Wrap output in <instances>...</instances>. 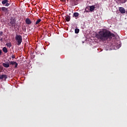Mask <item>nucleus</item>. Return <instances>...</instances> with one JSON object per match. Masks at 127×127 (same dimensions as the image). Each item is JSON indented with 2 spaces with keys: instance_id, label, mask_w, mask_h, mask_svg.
<instances>
[{
  "instance_id": "nucleus-19",
  "label": "nucleus",
  "mask_w": 127,
  "mask_h": 127,
  "mask_svg": "<svg viewBox=\"0 0 127 127\" xmlns=\"http://www.w3.org/2000/svg\"><path fill=\"white\" fill-rule=\"evenodd\" d=\"M6 45L7 47H9V48H10L12 46L11 42H9L8 43H6Z\"/></svg>"
},
{
  "instance_id": "nucleus-7",
  "label": "nucleus",
  "mask_w": 127,
  "mask_h": 127,
  "mask_svg": "<svg viewBox=\"0 0 127 127\" xmlns=\"http://www.w3.org/2000/svg\"><path fill=\"white\" fill-rule=\"evenodd\" d=\"M0 9L3 12L7 13L8 12V8H7V7H5L4 6H3L2 7H0Z\"/></svg>"
},
{
  "instance_id": "nucleus-22",
  "label": "nucleus",
  "mask_w": 127,
  "mask_h": 127,
  "mask_svg": "<svg viewBox=\"0 0 127 127\" xmlns=\"http://www.w3.org/2000/svg\"><path fill=\"white\" fill-rule=\"evenodd\" d=\"M3 32L2 31H0V36H2V35H3Z\"/></svg>"
},
{
  "instance_id": "nucleus-12",
  "label": "nucleus",
  "mask_w": 127,
  "mask_h": 127,
  "mask_svg": "<svg viewBox=\"0 0 127 127\" xmlns=\"http://www.w3.org/2000/svg\"><path fill=\"white\" fill-rule=\"evenodd\" d=\"M95 9V6L94 5H91L89 6V10L90 11H93Z\"/></svg>"
},
{
  "instance_id": "nucleus-8",
  "label": "nucleus",
  "mask_w": 127,
  "mask_h": 127,
  "mask_svg": "<svg viewBox=\"0 0 127 127\" xmlns=\"http://www.w3.org/2000/svg\"><path fill=\"white\" fill-rule=\"evenodd\" d=\"M119 10L121 13L124 14L126 13V9L124 8V7H119Z\"/></svg>"
},
{
  "instance_id": "nucleus-25",
  "label": "nucleus",
  "mask_w": 127,
  "mask_h": 127,
  "mask_svg": "<svg viewBox=\"0 0 127 127\" xmlns=\"http://www.w3.org/2000/svg\"><path fill=\"white\" fill-rule=\"evenodd\" d=\"M10 59H11V57H10Z\"/></svg>"
},
{
  "instance_id": "nucleus-1",
  "label": "nucleus",
  "mask_w": 127,
  "mask_h": 127,
  "mask_svg": "<svg viewBox=\"0 0 127 127\" xmlns=\"http://www.w3.org/2000/svg\"><path fill=\"white\" fill-rule=\"evenodd\" d=\"M95 36L99 40H101L103 42L108 40V39H112L113 37H115V35L114 33H112L110 30H101L98 33L95 34Z\"/></svg>"
},
{
  "instance_id": "nucleus-17",
  "label": "nucleus",
  "mask_w": 127,
  "mask_h": 127,
  "mask_svg": "<svg viewBox=\"0 0 127 127\" xmlns=\"http://www.w3.org/2000/svg\"><path fill=\"white\" fill-rule=\"evenodd\" d=\"M41 21V18H39V19L37 20V21H36V23H35L36 25H37V24H39V23H40Z\"/></svg>"
},
{
  "instance_id": "nucleus-2",
  "label": "nucleus",
  "mask_w": 127,
  "mask_h": 127,
  "mask_svg": "<svg viewBox=\"0 0 127 127\" xmlns=\"http://www.w3.org/2000/svg\"><path fill=\"white\" fill-rule=\"evenodd\" d=\"M16 20H15V18H13V17H11L10 18V22L8 23V25H9V26H11V27H12L13 28H16L17 25L16 24Z\"/></svg>"
},
{
  "instance_id": "nucleus-18",
  "label": "nucleus",
  "mask_w": 127,
  "mask_h": 127,
  "mask_svg": "<svg viewBox=\"0 0 127 127\" xmlns=\"http://www.w3.org/2000/svg\"><path fill=\"white\" fill-rule=\"evenodd\" d=\"M90 11V6H87L85 9V12L86 11V12H89Z\"/></svg>"
},
{
  "instance_id": "nucleus-9",
  "label": "nucleus",
  "mask_w": 127,
  "mask_h": 127,
  "mask_svg": "<svg viewBox=\"0 0 127 127\" xmlns=\"http://www.w3.org/2000/svg\"><path fill=\"white\" fill-rule=\"evenodd\" d=\"M78 0H73V1H72V2H71L70 4L72 6H74V5H77V4H78Z\"/></svg>"
},
{
  "instance_id": "nucleus-6",
  "label": "nucleus",
  "mask_w": 127,
  "mask_h": 127,
  "mask_svg": "<svg viewBox=\"0 0 127 127\" xmlns=\"http://www.w3.org/2000/svg\"><path fill=\"white\" fill-rule=\"evenodd\" d=\"M8 76L6 75L5 74H2V75H1L0 74V79H4V81H6V79H7Z\"/></svg>"
},
{
  "instance_id": "nucleus-4",
  "label": "nucleus",
  "mask_w": 127,
  "mask_h": 127,
  "mask_svg": "<svg viewBox=\"0 0 127 127\" xmlns=\"http://www.w3.org/2000/svg\"><path fill=\"white\" fill-rule=\"evenodd\" d=\"M1 3L3 5H5V6H9L10 4V2L8 0H2Z\"/></svg>"
},
{
  "instance_id": "nucleus-5",
  "label": "nucleus",
  "mask_w": 127,
  "mask_h": 127,
  "mask_svg": "<svg viewBox=\"0 0 127 127\" xmlns=\"http://www.w3.org/2000/svg\"><path fill=\"white\" fill-rule=\"evenodd\" d=\"M10 65H14V68H17L18 64L16 61H9Z\"/></svg>"
},
{
  "instance_id": "nucleus-15",
  "label": "nucleus",
  "mask_w": 127,
  "mask_h": 127,
  "mask_svg": "<svg viewBox=\"0 0 127 127\" xmlns=\"http://www.w3.org/2000/svg\"><path fill=\"white\" fill-rule=\"evenodd\" d=\"M10 55L11 58H12L13 59H14V58H15V55L14 54H13V53H12V52H10Z\"/></svg>"
},
{
  "instance_id": "nucleus-10",
  "label": "nucleus",
  "mask_w": 127,
  "mask_h": 127,
  "mask_svg": "<svg viewBox=\"0 0 127 127\" xmlns=\"http://www.w3.org/2000/svg\"><path fill=\"white\" fill-rule=\"evenodd\" d=\"M25 23H26V24H31L32 23V21L31 20V19H30V18H26L25 19Z\"/></svg>"
},
{
  "instance_id": "nucleus-16",
  "label": "nucleus",
  "mask_w": 127,
  "mask_h": 127,
  "mask_svg": "<svg viewBox=\"0 0 127 127\" xmlns=\"http://www.w3.org/2000/svg\"><path fill=\"white\" fill-rule=\"evenodd\" d=\"M79 14L78 13V12H74L73 13V16H74V17H78V16H79Z\"/></svg>"
},
{
  "instance_id": "nucleus-13",
  "label": "nucleus",
  "mask_w": 127,
  "mask_h": 127,
  "mask_svg": "<svg viewBox=\"0 0 127 127\" xmlns=\"http://www.w3.org/2000/svg\"><path fill=\"white\" fill-rule=\"evenodd\" d=\"M65 18L66 21H70V16H69V15H67L66 16H65Z\"/></svg>"
},
{
  "instance_id": "nucleus-21",
  "label": "nucleus",
  "mask_w": 127,
  "mask_h": 127,
  "mask_svg": "<svg viewBox=\"0 0 127 127\" xmlns=\"http://www.w3.org/2000/svg\"><path fill=\"white\" fill-rule=\"evenodd\" d=\"M3 67L2 66H0V72H1V71L3 70Z\"/></svg>"
},
{
  "instance_id": "nucleus-3",
  "label": "nucleus",
  "mask_w": 127,
  "mask_h": 127,
  "mask_svg": "<svg viewBox=\"0 0 127 127\" xmlns=\"http://www.w3.org/2000/svg\"><path fill=\"white\" fill-rule=\"evenodd\" d=\"M15 38V40L17 41V45H20L21 42H22V36L18 34H16Z\"/></svg>"
},
{
  "instance_id": "nucleus-23",
  "label": "nucleus",
  "mask_w": 127,
  "mask_h": 127,
  "mask_svg": "<svg viewBox=\"0 0 127 127\" xmlns=\"http://www.w3.org/2000/svg\"><path fill=\"white\" fill-rule=\"evenodd\" d=\"M2 52L1 51V50H0V55H1V54H2Z\"/></svg>"
},
{
  "instance_id": "nucleus-14",
  "label": "nucleus",
  "mask_w": 127,
  "mask_h": 127,
  "mask_svg": "<svg viewBox=\"0 0 127 127\" xmlns=\"http://www.w3.org/2000/svg\"><path fill=\"white\" fill-rule=\"evenodd\" d=\"M2 51L3 52H4V53H7V52H8V50H7L6 47H3L2 48Z\"/></svg>"
},
{
  "instance_id": "nucleus-11",
  "label": "nucleus",
  "mask_w": 127,
  "mask_h": 127,
  "mask_svg": "<svg viewBox=\"0 0 127 127\" xmlns=\"http://www.w3.org/2000/svg\"><path fill=\"white\" fill-rule=\"evenodd\" d=\"M2 65L3 66V67L8 68L10 66V64L9 63H2Z\"/></svg>"
},
{
  "instance_id": "nucleus-20",
  "label": "nucleus",
  "mask_w": 127,
  "mask_h": 127,
  "mask_svg": "<svg viewBox=\"0 0 127 127\" xmlns=\"http://www.w3.org/2000/svg\"><path fill=\"white\" fill-rule=\"evenodd\" d=\"M79 29H78V28H75V33H79Z\"/></svg>"
},
{
  "instance_id": "nucleus-24",
  "label": "nucleus",
  "mask_w": 127,
  "mask_h": 127,
  "mask_svg": "<svg viewBox=\"0 0 127 127\" xmlns=\"http://www.w3.org/2000/svg\"><path fill=\"white\" fill-rule=\"evenodd\" d=\"M127 0H125L124 1V3H125V2H126Z\"/></svg>"
}]
</instances>
